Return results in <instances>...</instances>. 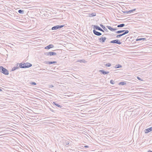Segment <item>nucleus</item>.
Wrapping results in <instances>:
<instances>
[{
	"instance_id": "1",
	"label": "nucleus",
	"mask_w": 152,
	"mask_h": 152,
	"mask_svg": "<svg viewBox=\"0 0 152 152\" xmlns=\"http://www.w3.org/2000/svg\"><path fill=\"white\" fill-rule=\"evenodd\" d=\"M0 70L1 72L6 75H9V73L8 70L2 66H0Z\"/></svg>"
},
{
	"instance_id": "2",
	"label": "nucleus",
	"mask_w": 152,
	"mask_h": 152,
	"mask_svg": "<svg viewBox=\"0 0 152 152\" xmlns=\"http://www.w3.org/2000/svg\"><path fill=\"white\" fill-rule=\"evenodd\" d=\"M64 25H57L54 26L51 29L53 30H55L63 27Z\"/></svg>"
},
{
	"instance_id": "3",
	"label": "nucleus",
	"mask_w": 152,
	"mask_h": 152,
	"mask_svg": "<svg viewBox=\"0 0 152 152\" xmlns=\"http://www.w3.org/2000/svg\"><path fill=\"white\" fill-rule=\"evenodd\" d=\"M110 43H116L118 44H121V42H120L119 40L116 39L112 40L110 42Z\"/></svg>"
},
{
	"instance_id": "4",
	"label": "nucleus",
	"mask_w": 152,
	"mask_h": 152,
	"mask_svg": "<svg viewBox=\"0 0 152 152\" xmlns=\"http://www.w3.org/2000/svg\"><path fill=\"white\" fill-rule=\"evenodd\" d=\"M93 26L94 29H96V30H99L103 32H104V30L98 26L96 25H94Z\"/></svg>"
},
{
	"instance_id": "5",
	"label": "nucleus",
	"mask_w": 152,
	"mask_h": 152,
	"mask_svg": "<svg viewBox=\"0 0 152 152\" xmlns=\"http://www.w3.org/2000/svg\"><path fill=\"white\" fill-rule=\"evenodd\" d=\"M129 32V31L128 30H126V31H125L122 34H120L117 35L116 36V37L117 38H119L121 37L126 34H128Z\"/></svg>"
},
{
	"instance_id": "6",
	"label": "nucleus",
	"mask_w": 152,
	"mask_h": 152,
	"mask_svg": "<svg viewBox=\"0 0 152 152\" xmlns=\"http://www.w3.org/2000/svg\"><path fill=\"white\" fill-rule=\"evenodd\" d=\"M106 39V38L105 37H102L99 39V42L102 43L104 42Z\"/></svg>"
},
{
	"instance_id": "7",
	"label": "nucleus",
	"mask_w": 152,
	"mask_h": 152,
	"mask_svg": "<svg viewBox=\"0 0 152 152\" xmlns=\"http://www.w3.org/2000/svg\"><path fill=\"white\" fill-rule=\"evenodd\" d=\"M24 68H29L32 66V64L29 63H26L24 64Z\"/></svg>"
},
{
	"instance_id": "8",
	"label": "nucleus",
	"mask_w": 152,
	"mask_h": 152,
	"mask_svg": "<svg viewBox=\"0 0 152 152\" xmlns=\"http://www.w3.org/2000/svg\"><path fill=\"white\" fill-rule=\"evenodd\" d=\"M93 32L94 34L95 35H97V36H100L102 35V34L101 33L97 31H96L95 30V29H94L93 30Z\"/></svg>"
},
{
	"instance_id": "9",
	"label": "nucleus",
	"mask_w": 152,
	"mask_h": 152,
	"mask_svg": "<svg viewBox=\"0 0 152 152\" xmlns=\"http://www.w3.org/2000/svg\"><path fill=\"white\" fill-rule=\"evenodd\" d=\"M152 131V126L148 128L147 129L144 130L145 133H148Z\"/></svg>"
},
{
	"instance_id": "10",
	"label": "nucleus",
	"mask_w": 152,
	"mask_h": 152,
	"mask_svg": "<svg viewBox=\"0 0 152 152\" xmlns=\"http://www.w3.org/2000/svg\"><path fill=\"white\" fill-rule=\"evenodd\" d=\"M52 104L53 105H54L59 108H61L63 107V106L62 105H60L56 103V102H53Z\"/></svg>"
},
{
	"instance_id": "11",
	"label": "nucleus",
	"mask_w": 152,
	"mask_h": 152,
	"mask_svg": "<svg viewBox=\"0 0 152 152\" xmlns=\"http://www.w3.org/2000/svg\"><path fill=\"white\" fill-rule=\"evenodd\" d=\"M63 144L64 146H67V145H69V142L68 140H64L63 142Z\"/></svg>"
},
{
	"instance_id": "12",
	"label": "nucleus",
	"mask_w": 152,
	"mask_h": 152,
	"mask_svg": "<svg viewBox=\"0 0 152 152\" xmlns=\"http://www.w3.org/2000/svg\"><path fill=\"white\" fill-rule=\"evenodd\" d=\"M106 27L109 29L111 31H115L116 30H117V28H112L111 26H106Z\"/></svg>"
},
{
	"instance_id": "13",
	"label": "nucleus",
	"mask_w": 152,
	"mask_h": 152,
	"mask_svg": "<svg viewBox=\"0 0 152 152\" xmlns=\"http://www.w3.org/2000/svg\"><path fill=\"white\" fill-rule=\"evenodd\" d=\"M99 72H101L102 73L103 75H105L109 73V71H105L103 70H100L99 71Z\"/></svg>"
},
{
	"instance_id": "14",
	"label": "nucleus",
	"mask_w": 152,
	"mask_h": 152,
	"mask_svg": "<svg viewBox=\"0 0 152 152\" xmlns=\"http://www.w3.org/2000/svg\"><path fill=\"white\" fill-rule=\"evenodd\" d=\"M44 63L46 64H55L56 63V61H45L44 62Z\"/></svg>"
},
{
	"instance_id": "15",
	"label": "nucleus",
	"mask_w": 152,
	"mask_h": 152,
	"mask_svg": "<svg viewBox=\"0 0 152 152\" xmlns=\"http://www.w3.org/2000/svg\"><path fill=\"white\" fill-rule=\"evenodd\" d=\"M53 47L54 45L53 44H50L47 46L45 48L46 49H49L53 48Z\"/></svg>"
},
{
	"instance_id": "16",
	"label": "nucleus",
	"mask_w": 152,
	"mask_h": 152,
	"mask_svg": "<svg viewBox=\"0 0 152 152\" xmlns=\"http://www.w3.org/2000/svg\"><path fill=\"white\" fill-rule=\"evenodd\" d=\"M100 26L103 29V30L106 32H108V30L103 25L100 24Z\"/></svg>"
},
{
	"instance_id": "17",
	"label": "nucleus",
	"mask_w": 152,
	"mask_h": 152,
	"mask_svg": "<svg viewBox=\"0 0 152 152\" xmlns=\"http://www.w3.org/2000/svg\"><path fill=\"white\" fill-rule=\"evenodd\" d=\"M25 63H21L19 64V66L20 68H24V64Z\"/></svg>"
},
{
	"instance_id": "18",
	"label": "nucleus",
	"mask_w": 152,
	"mask_h": 152,
	"mask_svg": "<svg viewBox=\"0 0 152 152\" xmlns=\"http://www.w3.org/2000/svg\"><path fill=\"white\" fill-rule=\"evenodd\" d=\"M49 53L50 56H53V55H56V53L55 52H49Z\"/></svg>"
},
{
	"instance_id": "19",
	"label": "nucleus",
	"mask_w": 152,
	"mask_h": 152,
	"mask_svg": "<svg viewBox=\"0 0 152 152\" xmlns=\"http://www.w3.org/2000/svg\"><path fill=\"white\" fill-rule=\"evenodd\" d=\"M18 12L20 14H23L24 13V11L23 10H18Z\"/></svg>"
},
{
	"instance_id": "20",
	"label": "nucleus",
	"mask_w": 152,
	"mask_h": 152,
	"mask_svg": "<svg viewBox=\"0 0 152 152\" xmlns=\"http://www.w3.org/2000/svg\"><path fill=\"white\" fill-rule=\"evenodd\" d=\"M126 31V30H125L118 31H117L116 32V33H117V34H120V33H122L123 32H124L125 31Z\"/></svg>"
},
{
	"instance_id": "21",
	"label": "nucleus",
	"mask_w": 152,
	"mask_h": 152,
	"mask_svg": "<svg viewBox=\"0 0 152 152\" xmlns=\"http://www.w3.org/2000/svg\"><path fill=\"white\" fill-rule=\"evenodd\" d=\"M19 68V66H18V64L17 65V66L16 67H14L12 69V71H14V70H15L17 69H18Z\"/></svg>"
},
{
	"instance_id": "22",
	"label": "nucleus",
	"mask_w": 152,
	"mask_h": 152,
	"mask_svg": "<svg viewBox=\"0 0 152 152\" xmlns=\"http://www.w3.org/2000/svg\"><path fill=\"white\" fill-rule=\"evenodd\" d=\"M146 40V39L145 38H139V39H137L136 40L137 41H141V40H143V41H144V40Z\"/></svg>"
},
{
	"instance_id": "23",
	"label": "nucleus",
	"mask_w": 152,
	"mask_h": 152,
	"mask_svg": "<svg viewBox=\"0 0 152 152\" xmlns=\"http://www.w3.org/2000/svg\"><path fill=\"white\" fill-rule=\"evenodd\" d=\"M125 25L124 24L122 23L121 24L118 25L117 26V27L118 28L122 27L124 26Z\"/></svg>"
},
{
	"instance_id": "24",
	"label": "nucleus",
	"mask_w": 152,
	"mask_h": 152,
	"mask_svg": "<svg viewBox=\"0 0 152 152\" xmlns=\"http://www.w3.org/2000/svg\"><path fill=\"white\" fill-rule=\"evenodd\" d=\"M122 67V66L119 64H117L115 66V68H118Z\"/></svg>"
},
{
	"instance_id": "25",
	"label": "nucleus",
	"mask_w": 152,
	"mask_h": 152,
	"mask_svg": "<svg viewBox=\"0 0 152 152\" xmlns=\"http://www.w3.org/2000/svg\"><path fill=\"white\" fill-rule=\"evenodd\" d=\"M126 83L125 82H121L119 83V85H126Z\"/></svg>"
},
{
	"instance_id": "26",
	"label": "nucleus",
	"mask_w": 152,
	"mask_h": 152,
	"mask_svg": "<svg viewBox=\"0 0 152 152\" xmlns=\"http://www.w3.org/2000/svg\"><path fill=\"white\" fill-rule=\"evenodd\" d=\"M111 65V64L110 63H108L105 64V66H106L107 67H110V66Z\"/></svg>"
},
{
	"instance_id": "27",
	"label": "nucleus",
	"mask_w": 152,
	"mask_h": 152,
	"mask_svg": "<svg viewBox=\"0 0 152 152\" xmlns=\"http://www.w3.org/2000/svg\"><path fill=\"white\" fill-rule=\"evenodd\" d=\"M96 15L95 13H92L90 15V17L95 16Z\"/></svg>"
},
{
	"instance_id": "28",
	"label": "nucleus",
	"mask_w": 152,
	"mask_h": 152,
	"mask_svg": "<svg viewBox=\"0 0 152 152\" xmlns=\"http://www.w3.org/2000/svg\"><path fill=\"white\" fill-rule=\"evenodd\" d=\"M30 83V84H31V85H36L37 84L35 82H31Z\"/></svg>"
},
{
	"instance_id": "29",
	"label": "nucleus",
	"mask_w": 152,
	"mask_h": 152,
	"mask_svg": "<svg viewBox=\"0 0 152 152\" xmlns=\"http://www.w3.org/2000/svg\"><path fill=\"white\" fill-rule=\"evenodd\" d=\"M49 52H46L44 53V54L46 56H50Z\"/></svg>"
},
{
	"instance_id": "30",
	"label": "nucleus",
	"mask_w": 152,
	"mask_h": 152,
	"mask_svg": "<svg viewBox=\"0 0 152 152\" xmlns=\"http://www.w3.org/2000/svg\"><path fill=\"white\" fill-rule=\"evenodd\" d=\"M110 82L111 84H114L115 83L114 81L113 80H111L110 81Z\"/></svg>"
},
{
	"instance_id": "31",
	"label": "nucleus",
	"mask_w": 152,
	"mask_h": 152,
	"mask_svg": "<svg viewBox=\"0 0 152 152\" xmlns=\"http://www.w3.org/2000/svg\"><path fill=\"white\" fill-rule=\"evenodd\" d=\"M85 60H79L78 61L79 62H84V63L85 62Z\"/></svg>"
},
{
	"instance_id": "32",
	"label": "nucleus",
	"mask_w": 152,
	"mask_h": 152,
	"mask_svg": "<svg viewBox=\"0 0 152 152\" xmlns=\"http://www.w3.org/2000/svg\"><path fill=\"white\" fill-rule=\"evenodd\" d=\"M124 13H126L127 14L129 13V11H123Z\"/></svg>"
},
{
	"instance_id": "33",
	"label": "nucleus",
	"mask_w": 152,
	"mask_h": 152,
	"mask_svg": "<svg viewBox=\"0 0 152 152\" xmlns=\"http://www.w3.org/2000/svg\"><path fill=\"white\" fill-rule=\"evenodd\" d=\"M133 12V11L132 10H129V13H132V12Z\"/></svg>"
},
{
	"instance_id": "34",
	"label": "nucleus",
	"mask_w": 152,
	"mask_h": 152,
	"mask_svg": "<svg viewBox=\"0 0 152 152\" xmlns=\"http://www.w3.org/2000/svg\"><path fill=\"white\" fill-rule=\"evenodd\" d=\"M137 78L139 80H141V78H140V77H137Z\"/></svg>"
},
{
	"instance_id": "35",
	"label": "nucleus",
	"mask_w": 152,
	"mask_h": 152,
	"mask_svg": "<svg viewBox=\"0 0 152 152\" xmlns=\"http://www.w3.org/2000/svg\"><path fill=\"white\" fill-rule=\"evenodd\" d=\"M53 87V86L52 85H49V88H52Z\"/></svg>"
},
{
	"instance_id": "36",
	"label": "nucleus",
	"mask_w": 152,
	"mask_h": 152,
	"mask_svg": "<svg viewBox=\"0 0 152 152\" xmlns=\"http://www.w3.org/2000/svg\"><path fill=\"white\" fill-rule=\"evenodd\" d=\"M49 109L52 112H54L53 110V109H52L51 108H49Z\"/></svg>"
},
{
	"instance_id": "37",
	"label": "nucleus",
	"mask_w": 152,
	"mask_h": 152,
	"mask_svg": "<svg viewBox=\"0 0 152 152\" xmlns=\"http://www.w3.org/2000/svg\"><path fill=\"white\" fill-rule=\"evenodd\" d=\"M84 147L85 148H88L89 146L88 145H86L84 146Z\"/></svg>"
},
{
	"instance_id": "38",
	"label": "nucleus",
	"mask_w": 152,
	"mask_h": 152,
	"mask_svg": "<svg viewBox=\"0 0 152 152\" xmlns=\"http://www.w3.org/2000/svg\"><path fill=\"white\" fill-rule=\"evenodd\" d=\"M132 10H133V12L134 11L136 10V9H133Z\"/></svg>"
},
{
	"instance_id": "39",
	"label": "nucleus",
	"mask_w": 152,
	"mask_h": 152,
	"mask_svg": "<svg viewBox=\"0 0 152 152\" xmlns=\"http://www.w3.org/2000/svg\"><path fill=\"white\" fill-rule=\"evenodd\" d=\"M148 152H152V151H151V150H149L148 151Z\"/></svg>"
},
{
	"instance_id": "40",
	"label": "nucleus",
	"mask_w": 152,
	"mask_h": 152,
	"mask_svg": "<svg viewBox=\"0 0 152 152\" xmlns=\"http://www.w3.org/2000/svg\"><path fill=\"white\" fill-rule=\"evenodd\" d=\"M2 91V89L0 88V91Z\"/></svg>"
}]
</instances>
